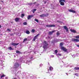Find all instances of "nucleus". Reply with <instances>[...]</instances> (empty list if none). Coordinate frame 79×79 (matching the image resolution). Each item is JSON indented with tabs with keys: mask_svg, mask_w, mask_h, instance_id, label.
<instances>
[{
	"mask_svg": "<svg viewBox=\"0 0 79 79\" xmlns=\"http://www.w3.org/2000/svg\"><path fill=\"white\" fill-rule=\"evenodd\" d=\"M26 34H30V32L29 31L27 30V31H26Z\"/></svg>",
	"mask_w": 79,
	"mask_h": 79,
	"instance_id": "nucleus-19",
	"label": "nucleus"
},
{
	"mask_svg": "<svg viewBox=\"0 0 79 79\" xmlns=\"http://www.w3.org/2000/svg\"><path fill=\"white\" fill-rule=\"evenodd\" d=\"M37 36H35L34 37V39H33V41H35V40L37 39Z\"/></svg>",
	"mask_w": 79,
	"mask_h": 79,
	"instance_id": "nucleus-18",
	"label": "nucleus"
},
{
	"mask_svg": "<svg viewBox=\"0 0 79 79\" xmlns=\"http://www.w3.org/2000/svg\"><path fill=\"white\" fill-rule=\"evenodd\" d=\"M57 23H60V21H59V20H57Z\"/></svg>",
	"mask_w": 79,
	"mask_h": 79,
	"instance_id": "nucleus-38",
	"label": "nucleus"
},
{
	"mask_svg": "<svg viewBox=\"0 0 79 79\" xmlns=\"http://www.w3.org/2000/svg\"><path fill=\"white\" fill-rule=\"evenodd\" d=\"M36 3H37V2H34V3H33V4H35Z\"/></svg>",
	"mask_w": 79,
	"mask_h": 79,
	"instance_id": "nucleus-37",
	"label": "nucleus"
},
{
	"mask_svg": "<svg viewBox=\"0 0 79 79\" xmlns=\"http://www.w3.org/2000/svg\"><path fill=\"white\" fill-rule=\"evenodd\" d=\"M64 27V29L66 30V32L68 31V28L66 27V26H64V27Z\"/></svg>",
	"mask_w": 79,
	"mask_h": 79,
	"instance_id": "nucleus-12",
	"label": "nucleus"
},
{
	"mask_svg": "<svg viewBox=\"0 0 79 79\" xmlns=\"http://www.w3.org/2000/svg\"><path fill=\"white\" fill-rule=\"evenodd\" d=\"M48 16V14H43L40 15V17H47Z\"/></svg>",
	"mask_w": 79,
	"mask_h": 79,
	"instance_id": "nucleus-4",
	"label": "nucleus"
},
{
	"mask_svg": "<svg viewBox=\"0 0 79 79\" xmlns=\"http://www.w3.org/2000/svg\"><path fill=\"white\" fill-rule=\"evenodd\" d=\"M13 79H17V78H13Z\"/></svg>",
	"mask_w": 79,
	"mask_h": 79,
	"instance_id": "nucleus-43",
	"label": "nucleus"
},
{
	"mask_svg": "<svg viewBox=\"0 0 79 79\" xmlns=\"http://www.w3.org/2000/svg\"><path fill=\"white\" fill-rule=\"evenodd\" d=\"M8 49H9V50L10 51L14 50L13 48H12L11 47H10L8 48Z\"/></svg>",
	"mask_w": 79,
	"mask_h": 79,
	"instance_id": "nucleus-20",
	"label": "nucleus"
},
{
	"mask_svg": "<svg viewBox=\"0 0 79 79\" xmlns=\"http://www.w3.org/2000/svg\"><path fill=\"white\" fill-rule=\"evenodd\" d=\"M61 48L63 50V51H64V52H67V49L65 48V47H64L62 46Z\"/></svg>",
	"mask_w": 79,
	"mask_h": 79,
	"instance_id": "nucleus-8",
	"label": "nucleus"
},
{
	"mask_svg": "<svg viewBox=\"0 0 79 79\" xmlns=\"http://www.w3.org/2000/svg\"><path fill=\"white\" fill-rule=\"evenodd\" d=\"M49 69L50 71H52L53 70V68L52 67L50 66L49 67Z\"/></svg>",
	"mask_w": 79,
	"mask_h": 79,
	"instance_id": "nucleus-17",
	"label": "nucleus"
},
{
	"mask_svg": "<svg viewBox=\"0 0 79 79\" xmlns=\"http://www.w3.org/2000/svg\"><path fill=\"white\" fill-rule=\"evenodd\" d=\"M20 18H15V21L16 22H18L19 21Z\"/></svg>",
	"mask_w": 79,
	"mask_h": 79,
	"instance_id": "nucleus-14",
	"label": "nucleus"
},
{
	"mask_svg": "<svg viewBox=\"0 0 79 79\" xmlns=\"http://www.w3.org/2000/svg\"><path fill=\"white\" fill-rule=\"evenodd\" d=\"M70 31H71V32L74 33H77V31H75L74 30H73V29H71L70 30Z\"/></svg>",
	"mask_w": 79,
	"mask_h": 79,
	"instance_id": "nucleus-13",
	"label": "nucleus"
},
{
	"mask_svg": "<svg viewBox=\"0 0 79 79\" xmlns=\"http://www.w3.org/2000/svg\"><path fill=\"white\" fill-rule=\"evenodd\" d=\"M74 69L76 70H79V68L77 67H75Z\"/></svg>",
	"mask_w": 79,
	"mask_h": 79,
	"instance_id": "nucleus-16",
	"label": "nucleus"
},
{
	"mask_svg": "<svg viewBox=\"0 0 79 79\" xmlns=\"http://www.w3.org/2000/svg\"><path fill=\"white\" fill-rule=\"evenodd\" d=\"M43 8H44V7H43Z\"/></svg>",
	"mask_w": 79,
	"mask_h": 79,
	"instance_id": "nucleus-47",
	"label": "nucleus"
},
{
	"mask_svg": "<svg viewBox=\"0 0 79 79\" xmlns=\"http://www.w3.org/2000/svg\"><path fill=\"white\" fill-rule=\"evenodd\" d=\"M69 12H72V13H77V12L75 10H72L71 9H70L69 10Z\"/></svg>",
	"mask_w": 79,
	"mask_h": 79,
	"instance_id": "nucleus-11",
	"label": "nucleus"
},
{
	"mask_svg": "<svg viewBox=\"0 0 79 79\" xmlns=\"http://www.w3.org/2000/svg\"><path fill=\"white\" fill-rule=\"evenodd\" d=\"M19 66V64L18 63H17L14 65V67L15 68H18Z\"/></svg>",
	"mask_w": 79,
	"mask_h": 79,
	"instance_id": "nucleus-7",
	"label": "nucleus"
},
{
	"mask_svg": "<svg viewBox=\"0 0 79 79\" xmlns=\"http://www.w3.org/2000/svg\"><path fill=\"white\" fill-rule=\"evenodd\" d=\"M19 44V43H11V45H13V46H17Z\"/></svg>",
	"mask_w": 79,
	"mask_h": 79,
	"instance_id": "nucleus-6",
	"label": "nucleus"
},
{
	"mask_svg": "<svg viewBox=\"0 0 79 79\" xmlns=\"http://www.w3.org/2000/svg\"><path fill=\"white\" fill-rule=\"evenodd\" d=\"M2 2H3L2 1Z\"/></svg>",
	"mask_w": 79,
	"mask_h": 79,
	"instance_id": "nucleus-46",
	"label": "nucleus"
},
{
	"mask_svg": "<svg viewBox=\"0 0 79 79\" xmlns=\"http://www.w3.org/2000/svg\"><path fill=\"white\" fill-rule=\"evenodd\" d=\"M11 23H12V22H11Z\"/></svg>",
	"mask_w": 79,
	"mask_h": 79,
	"instance_id": "nucleus-48",
	"label": "nucleus"
},
{
	"mask_svg": "<svg viewBox=\"0 0 79 79\" xmlns=\"http://www.w3.org/2000/svg\"><path fill=\"white\" fill-rule=\"evenodd\" d=\"M54 57V55H51V57L52 58H53Z\"/></svg>",
	"mask_w": 79,
	"mask_h": 79,
	"instance_id": "nucleus-36",
	"label": "nucleus"
},
{
	"mask_svg": "<svg viewBox=\"0 0 79 79\" xmlns=\"http://www.w3.org/2000/svg\"><path fill=\"white\" fill-rule=\"evenodd\" d=\"M15 48H16V47H15Z\"/></svg>",
	"mask_w": 79,
	"mask_h": 79,
	"instance_id": "nucleus-45",
	"label": "nucleus"
},
{
	"mask_svg": "<svg viewBox=\"0 0 79 79\" xmlns=\"http://www.w3.org/2000/svg\"><path fill=\"white\" fill-rule=\"evenodd\" d=\"M27 38H25L24 39V40L23 42H24L27 41Z\"/></svg>",
	"mask_w": 79,
	"mask_h": 79,
	"instance_id": "nucleus-23",
	"label": "nucleus"
},
{
	"mask_svg": "<svg viewBox=\"0 0 79 79\" xmlns=\"http://www.w3.org/2000/svg\"><path fill=\"white\" fill-rule=\"evenodd\" d=\"M7 31H10V30L9 29H7Z\"/></svg>",
	"mask_w": 79,
	"mask_h": 79,
	"instance_id": "nucleus-35",
	"label": "nucleus"
},
{
	"mask_svg": "<svg viewBox=\"0 0 79 79\" xmlns=\"http://www.w3.org/2000/svg\"><path fill=\"white\" fill-rule=\"evenodd\" d=\"M16 53H21L19 51H16Z\"/></svg>",
	"mask_w": 79,
	"mask_h": 79,
	"instance_id": "nucleus-24",
	"label": "nucleus"
},
{
	"mask_svg": "<svg viewBox=\"0 0 79 79\" xmlns=\"http://www.w3.org/2000/svg\"><path fill=\"white\" fill-rule=\"evenodd\" d=\"M23 24L24 25H27V22H24V23H23Z\"/></svg>",
	"mask_w": 79,
	"mask_h": 79,
	"instance_id": "nucleus-26",
	"label": "nucleus"
},
{
	"mask_svg": "<svg viewBox=\"0 0 79 79\" xmlns=\"http://www.w3.org/2000/svg\"><path fill=\"white\" fill-rule=\"evenodd\" d=\"M60 46H62L63 45V44L62 43H60Z\"/></svg>",
	"mask_w": 79,
	"mask_h": 79,
	"instance_id": "nucleus-30",
	"label": "nucleus"
},
{
	"mask_svg": "<svg viewBox=\"0 0 79 79\" xmlns=\"http://www.w3.org/2000/svg\"><path fill=\"white\" fill-rule=\"evenodd\" d=\"M74 37H75L76 38V39H79V35L75 36Z\"/></svg>",
	"mask_w": 79,
	"mask_h": 79,
	"instance_id": "nucleus-21",
	"label": "nucleus"
},
{
	"mask_svg": "<svg viewBox=\"0 0 79 79\" xmlns=\"http://www.w3.org/2000/svg\"><path fill=\"white\" fill-rule=\"evenodd\" d=\"M1 9V7L0 6V10Z\"/></svg>",
	"mask_w": 79,
	"mask_h": 79,
	"instance_id": "nucleus-44",
	"label": "nucleus"
},
{
	"mask_svg": "<svg viewBox=\"0 0 79 79\" xmlns=\"http://www.w3.org/2000/svg\"><path fill=\"white\" fill-rule=\"evenodd\" d=\"M57 56H61V54H57Z\"/></svg>",
	"mask_w": 79,
	"mask_h": 79,
	"instance_id": "nucleus-34",
	"label": "nucleus"
},
{
	"mask_svg": "<svg viewBox=\"0 0 79 79\" xmlns=\"http://www.w3.org/2000/svg\"><path fill=\"white\" fill-rule=\"evenodd\" d=\"M31 31L33 33H34L35 31V30L34 29H32Z\"/></svg>",
	"mask_w": 79,
	"mask_h": 79,
	"instance_id": "nucleus-28",
	"label": "nucleus"
},
{
	"mask_svg": "<svg viewBox=\"0 0 79 79\" xmlns=\"http://www.w3.org/2000/svg\"><path fill=\"white\" fill-rule=\"evenodd\" d=\"M33 17V15H28V17H27V19L28 20L31 19V18Z\"/></svg>",
	"mask_w": 79,
	"mask_h": 79,
	"instance_id": "nucleus-10",
	"label": "nucleus"
},
{
	"mask_svg": "<svg viewBox=\"0 0 79 79\" xmlns=\"http://www.w3.org/2000/svg\"><path fill=\"white\" fill-rule=\"evenodd\" d=\"M46 27L48 28L49 27H55L56 26L55 25H47L46 26Z\"/></svg>",
	"mask_w": 79,
	"mask_h": 79,
	"instance_id": "nucleus-3",
	"label": "nucleus"
},
{
	"mask_svg": "<svg viewBox=\"0 0 79 79\" xmlns=\"http://www.w3.org/2000/svg\"><path fill=\"white\" fill-rule=\"evenodd\" d=\"M25 16L24 14H22L21 15V17L22 18H23Z\"/></svg>",
	"mask_w": 79,
	"mask_h": 79,
	"instance_id": "nucleus-22",
	"label": "nucleus"
},
{
	"mask_svg": "<svg viewBox=\"0 0 79 79\" xmlns=\"http://www.w3.org/2000/svg\"><path fill=\"white\" fill-rule=\"evenodd\" d=\"M37 10V9H33V10H32L31 11L34 14L35 13V12Z\"/></svg>",
	"mask_w": 79,
	"mask_h": 79,
	"instance_id": "nucleus-15",
	"label": "nucleus"
},
{
	"mask_svg": "<svg viewBox=\"0 0 79 79\" xmlns=\"http://www.w3.org/2000/svg\"><path fill=\"white\" fill-rule=\"evenodd\" d=\"M10 35H13V34H10Z\"/></svg>",
	"mask_w": 79,
	"mask_h": 79,
	"instance_id": "nucleus-42",
	"label": "nucleus"
},
{
	"mask_svg": "<svg viewBox=\"0 0 79 79\" xmlns=\"http://www.w3.org/2000/svg\"><path fill=\"white\" fill-rule=\"evenodd\" d=\"M77 47L79 48V45H77Z\"/></svg>",
	"mask_w": 79,
	"mask_h": 79,
	"instance_id": "nucleus-40",
	"label": "nucleus"
},
{
	"mask_svg": "<svg viewBox=\"0 0 79 79\" xmlns=\"http://www.w3.org/2000/svg\"><path fill=\"white\" fill-rule=\"evenodd\" d=\"M4 76H5L3 74L1 76V78H2L3 77H4Z\"/></svg>",
	"mask_w": 79,
	"mask_h": 79,
	"instance_id": "nucleus-27",
	"label": "nucleus"
},
{
	"mask_svg": "<svg viewBox=\"0 0 79 79\" xmlns=\"http://www.w3.org/2000/svg\"><path fill=\"white\" fill-rule=\"evenodd\" d=\"M46 3H47V2H46V1H45V2H44V4H46Z\"/></svg>",
	"mask_w": 79,
	"mask_h": 79,
	"instance_id": "nucleus-39",
	"label": "nucleus"
},
{
	"mask_svg": "<svg viewBox=\"0 0 79 79\" xmlns=\"http://www.w3.org/2000/svg\"><path fill=\"white\" fill-rule=\"evenodd\" d=\"M73 75H74L75 76H77V77L78 76V74L77 73H75V74H73Z\"/></svg>",
	"mask_w": 79,
	"mask_h": 79,
	"instance_id": "nucleus-31",
	"label": "nucleus"
},
{
	"mask_svg": "<svg viewBox=\"0 0 79 79\" xmlns=\"http://www.w3.org/2000/svg\"><path fill=\"white\" fill-rule=\"evenodd\" d=\"M56 35H60V33H59V32H57Z\"/></svg>",
	"mask_w": 79,
	"mask_h": 79,
	"instance_id": "nucleus-29",
	"label": "nucleus"
},
{
	"mask_svg": "<svg viewBox=\"0 0 79 79\" xmlns=\"http://www.w3.org/2000/svg\"><path fill=\"white\" fill-rule=\"evenodd\" d=\"M55 31H55V30L52 31H49L48 34L49 35H51L53 34V33H54Z\"/></svg>",
	"mask_w": 79,
	"mask_h": 79,
	"instance_id": "nucleus-9",
	"label": "nucleus"
},
{
	"mask_svg": "<svg viewBox=\"0 0 79 79\" xmlns=\"http://www.w3.org/2000/svg\"><path fill=\"white\" fill-rule=\"evenodd\" d=\"M40 35V34L39 33L38 34H37V35H36V36H35V37H37V36H38L39 35Z\"/></svg>",
	"mask_w": 79,
	"mask_h": 79,
	"instance_id": "nucleus-32",
	"label": "nucleus"
},
{
	"mask_svg": "<svg viewBox=\"0 0 79 79\" xmlns=\"http://www.w3.org/2000/svg\"><path fill=\"white\" fill-rule=\"evenodd\" d=\"M2 27V26L0 25V28H1V27Z\"/></svg>",
	"mask_w": 79,
	"mask_h": 79,
	"instance_id": "nucleus-41",
	"label": "nucleus"
},
{
	"mask_svg": "<svg viewBox=\"0 0 79 79\" xmlns=\"http://www.w3.org/2000/svg\"><path fill=\"white\" fill-rule=\"evenodd\" d=\"M57 52H58V51L57 50H55V53H57Z\"/></svg>",
	"mask_w": 79,
	"mask_h": 79,
	"instance_id": "nucleus-33",
	"label": "nucleus"
},
{
	"mask_svg": "<svg viewBox=\"0 0 79 79\" xmlns=\"http://www.w3.org/2000/svg\"><path fill=\"white\" fill-rule=\"evenodd\" d=\"M43 44H44V45L43 46V48L44 49L46 48L47 47L48 45V42L46 41H44V42H43Z\"/></svg>",
	"mask_w": 79,
	"mask_h": 79,
	"instance_id": "nucleus-1",
	"label": "nucleus"
},
{
	"mask_svg": "<svg viewBox=\"0 0 79 79\" xmlns=\"http://www.w3.org/2000/svg\"><path fill=\"white\" fill-rule=\"evenodd\" d=\"M63 2H65L66 1L65 0H59V2L60 3V5L62 6L64 5V3Z\"/></svg>",
	"mask_w": 79,
	"mask_h": 79,
	"instance_id": "nucleus-2",
	"label": "nucleus"
},
{
	"mask_svg": "<svg viewBox=\"0 0 79 79\" xmlns=\"http://www.w3.org/2000/svg\"><path fill=\"white\" fill-rule=\"evenodd\" d=\"M35 21H36V22L38 23H39V20H37L36 19H35Z\"/></svg>",
	"mask_w": 79,
	"mask_h": 79,
	"instance_id": "nucleus-25",
	"label": "nucleus"
},
{
	"mask_svg": "<svg viewBox=\"0 0 79 79\" xmlns=\"http://www.w3.org/2000/svg\"><path fill=\"white\" fill-rule=\"evenodd\" d=\"M72 42H79V39H73L72 40Z\"/></svg>",
	"mask_w": 79,
	"mask_h": 79,
	"instance_id": "nucleus-5",
	"label": "nucleus"
}]
</instances>
